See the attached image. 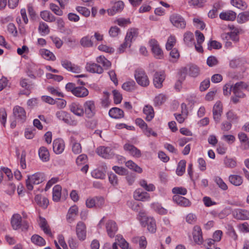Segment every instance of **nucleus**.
<instances>
[{"instance_id": "nucleus-1", "label": "nucleus", "mask_w": 249, "mask_h": 249, "mask_svg": "<svg viewBox=\"0 0 249 249\" xmlns=\"http://www.w3.org/2000/svg\"><path fill=\"white\" fill-rule=\"evenodd\" d=\"M11 224L13 229L17 230L21 229L22 231H27L29 228V223L27 221L22 220V217L18 213L14 214L11 219Z\"/></svg>"}, {"instance_id": "nucleus-2", "label": "nucleus", "mask_w": 249, "mask_h": 249, "mask_svg": "<svg viewBox=\"0 0 249 249\" xmlns=\"http://www.w3.org/2000/svg\"><path fill=\"white\" fill-rule=\"evenodd\" d=\"M44 180V175L42 173H36L31 176H28L26 181L27 189L31 191L33 189V184H38Z\"/></svg>"}, {"instance_id": "nucleus-3", "label": "nucleus", "mask_w": 249, "mask_h": 249, "mask_svg": "<svg viewBox=\"0 0 249 249\" xmlns=\"http://www.w3.org/2000/svg\"><path fill=\"white\" fill-rule=\"evenodd\" d=\"M135 78L137 83L142 87H147L149 84V79L142 70L137 69L135 71Z\"/></svg>"}, {"instance_id": "nucleus-4", "label": "nucleus", "mask_w": 249, "mask_h": 249, "mask_svg": "<svg viewBox=\"0 0 249 249\" xmlns=\"http://www.w3.org/2000/svg\"><path fill=\"white\" fill-rule=\"evenodd\" d=\"M83 109L86 116L92 118L96 112L95 102L93 100H87L83 104Z\"/></svg>"}, {"instance_id": "nucleus-5", "label": "nucleus", "mask_w": 249, "mask_h": 249, "mask_svg": "<svg viewBox=\"0 0 249 249\" xmlns=\"http://www.w3.org/2000/svg\"><path fill=\"white\" fill-rule=\"evenodd\" d=\"M170 20L173 25L177 28L184 29L186 27V21L184 18L178 14H173L170 17Z\"/></svg>"}, {"instance_id": "nucleus-6", "label": "nucleus", "mask_w": 249, "mask_h": 249, "mask_svg": "<svg viewBox=\"0 0 249 249\" xmlns=\"http://www.w3.org/2000/svg\"><path fill=\"white\" fill-rule=\"evenodd\" d=\"M141 223L144 227H147L148 231L152 233L156 231V224L155 219L151 217L141 216Z\"/></svg>"}, {"instance_id": "nucleus-7", "label": "nucleus", "mask_w": 249, "mask_h": 249, "mask_svg": "<svg viewBox=\"0 0 249 249\" xmlns=\"http://www.w3.org/2000/svg\"><path fill=\"white\" fill-rule=\"evenodd\" d=\"M149 44L154 56L157 59L163 58V53L158 41L155 39H151Z\"/></svg>"}, {"instance_id": "nucleus-8", "label": "nucleus", "mask_w": 249, "mask_h": 249, "mask_svg": "<svg viewBox=\"0 0 249 249\" xmlns=\"http://www.w3.org/2000/svg\"><path fill=\"white\" fill-rule=\"evenodd\" d=\"M13 114L16 120L21 123L25 121L27 116L24 108L19 106H16L13 109Z\"/></svg>"}, {"instance_id": "nucleus-9", "label": "nucleus", "mask_w": 249, "mask_h": 249, "mask_svg": "<svg viewBox=\"0 0 249 249\" xmlns=\"http://www.w3.org/2000/svg\"><path fill=\"white\" fill-rule=\"evenodd\" d=\"M76 233L78 239L80 241H84L86 238L87 230L85 224L79 221L77 223L76 226Z\"/></svg>"}, {"instance_id": "nucleus-10", "label": "nucleus", "mask_w": 249, "mask_h": 249, "mask_svg": "<svg viewBox=\"0 0 249 249\" xmlns=\"http://www.w3.org/2000/svg\"><path fill=\"white\" fill-rule=\"evenodd\" d=\"M223 111V106L220 102H217L213 108V119L216 123H219Z\"/></svg>"}, {"instance_id": "nucleus-11", "label": "nucleus", "mask_w": 249, "mask_h": 249, "mask_svg": "<svg viewBox=\"0 0 249 249\" xmlns=\"http://www.w3.org/2000/svg\"><path fill=\"white\" fill-rule=\"evenodd\" d=\"M20 85L23 88H24L25 90L21 91L19 93L29 95L30 94L31 89L34 87V84L32 82H29L27 79L21 78L20 81Z\"/></svg>"}, {"instance_id": "nucleus-12", "label": "nucleus", "mask_w": 249, "mask_h": 249, "mask_svg": "<svg viewBox=\"0 0 249 249\" xmlns=\"http://www.w3.org/2000/svg\"><path fill=\"white\" fill-rule=\"evenodd\" d=\"M165 75L163 71L156 72L154 75L153 84L154 86L158 89H160L162 87V83L165 79Z\"/></svg>"}, {"instance_id": "nucleus-13", "label": "nucleus", "mask_w": 249, "mask_h": 249, "mask_svg": "<svg viewBox=\"0 0 249 249\" xmlns=\"http://www.w3.org/2000/svg\"><path fill=\"white\" fill-rule=\"evenodd\" d=\"M96 153L98 155L105 159H109L113 155L111 148L109 147L100 146L96 149Z\"/></svg>"}, {"instance_id": "nucleus-14", "label": "nucleus", "mask_w": 249, "mask_h": 249, "mask_svg": "<svg viewBox=\"0 0 249 249\" xmlns=\"http://www.w3.org/2000/svg\"><path fill=\"white\" fill-rule=\"evenodd\" d=\"M106 228L108 235L111 238L114 237L118 231V227L116 223L113 220H108L106 223Z\"/></svg>"}, {"instance_id": "nucleus-15", "label": "nucleus", "mask_w": 249, "mask_h": 249, "mask_svg": "<svg viewBox=\"0 0 249 249\" xmlns=\"http://www.w3.org/2000/svg\"><path fill=\"white\" fill-rule=\"evenodd\" d=\"M124 149L127 151L132 156L135 158H140L142 156L140 150L130 143H126L124 145Z\"/></svg>"}, {"instance_id": "nucleus-16", "label": "nucleus", "mask_w": 249, "mask_h": 249, "mask_svg": "<svg viewBox=\"0 0 249 249\" xmlns=\"http://www.w3.org/2000/svg\"><path fill=\"white\" fill-rule=\"evenodd\" d=\"M65 148L64 141L60 138L55 139L53 142V150L57 154L62 153Z\"/></svg>"}, {"instance_id": "nucleus-17", "label": "nucleus", "mask_w": 249, "mask_h": 249, "mask_svg": "<svg viewBox=\"0 0 249 249\" xmlns=\"http://www.w3.org/2000/svg\"><path fill=\"white\" fill-rule=\"evenodd\" d=\"M193 239L195 242L198 245H201L203 242L201 229L200 227L195 226L193 231Z\"/></svg>"}, {"instance_id": "nucleus-18", "label": "nucleus", "mask_w": 249, "mask_h": 249, "mask_svg": "<svg viewBox=\"0 0 249 249\" xmlns=\"http://www.w3.org/2000/svg\"><path fill=\"white\" fill-rule=\"evenodd\" d=\"M78 208L76 205L71 206L67 214V220L69 223L72 222L78 214Z\"/></svg>"}, {"instance_id": "nucleus-19", "label": "nucleus", "mask_w": 249, "mask_h": 249, "mask_svg": "<svg viewBox=\"0 0 249 249\" xmlns=\"http://www.w3.org/2000/svg\"><path fill=\"white\" fill-rule=\"evenodd\" d=\"M86 69L91 73H102L103 71L102 66L98 63H87Z\"/></svg>"}, {"instance_id": "nucleus-20", "label": "nucleus", "mask_w": 249, "mask_h": 249, "mask_svg": "<svg viewBox=\"0 0 249 249\" xmlns=\"http://www.w3.org/2000/svg\"><path fill=\"white\" fill-rule=\"evenodd\" d=\"M173 200L177 204L182 207H189L191 204L189 199L179 195L174 196L173 197Z\"/></svg>"}, {"instance_id": "nucleus-21", "label": "nucleus", "mask_w": 249, "mask_h": 249, "mask_svg": "<svg viewBox=\"0 0 249 249\" xmlns=\"http://www.w3.org/2000/svg\"><path fill=\"white\" fill-rule=\"evenodd\" d=\"M69 108L71 112L78 116H82L84 115V109L78 103H72L70 105Z\"/></svg>"}, {"instance_id": "nucleus-22", "label": "nucleus", "mask_w": 249, "mask_h": 249, "mask_svg": "<svg viewBox=\"0 0 249 249\" xmlns=\"http://www.w3.org/2000/svg\"><path fill=\"white\" fill-rule=\"evenodd\" d=\"M134 197L137 200L145 201L149 199L150 196L148 193L138 189L134 193Z\"/></svg>"}, {"instance_id": "nucleus-23", "label": "nucleus", "mask_w": 249, "mask_h": 249, "mask_svg": "<svg viewBox=\"0 0 249 249\" xmlns=\"http://www.w3.org/2000/svg\"><path fill=\"white\" fill-rule=\"evenodd\" d=\"M238 138L241 143V147L244 150L249 148V140L247 135L244 132H239Z\"/></svg>"}, {"instance_id": "nucleus-24", "label": "nucleus", "mask_w": 249, "mask_h": 249, "mask_svg": "<svg viewBox=\"0 0 249 249\" xmlns=\"http://www.w3.org/2000/svg\"><path fill=\"white\" fill-rule=\"evenodd\" d=\"M40 16L43 20L46 22H53L56 20L55 17L48 10L41 11L40 13Z\"/></svg>"}, {"instance_id": "nucleus-25", "label": "nucleus", "mask_w": 249, "mask_h": 249, "mask_svg": "<svg viewBox=\"0 0 249 249\" xmlns=\"http://www.w3.org/2000/svg\"><path fill=\"white\" fill-rule=\"evenodd\" d=\"M88 89L84 86H78L75 88L73 94L79 98H84L89 95Z\"/></svg>"}, {"instance_id": "nucleus-26", "label": "nucleus", "mask_w": 249, "mask_h": 249, "mask_svg": "<svg viewBox=\"0 0 249 249\" xmlns=\"http://www.w3.org/2000/svg\"><path fill=\"white\" fill-rule=\"evenodd\" d=\"M124 7V3L122 1H118L115 2L111 9L107 10V12L109 15L113 16L116 13L121 11Z\"/></svg>"}, {"instance_id": "nucleus-27", "label": "nucleus", "mask_w": 249, "mask_h": 249, "mask_svg": "<svg viewBox=\"0 0 249 249\" xmlns=\"http://www.w3.org/2000/svg\"><path fill=\"white\" fill-rule=\"evenodd\" d=\"M39 225L41 229L43 231L44 233L52 236V234L51 231L49 226L46 221V220L41 216L39 217Z\"/></svg>"}, {"instance_id": "nucleus-28", "label": "nucleus", "mask_w": 249, "mask_h": 249, "mask_svg": "<svg viewBox=\"0 0 249 249\" xmlns=\"http://www.w3.org/2000/svg\"><path fill=\"white\" fill-rule=\"evenodd\" d=\"M244 89L242 87V84H240V82L236 83L232 88V92L235 96H237L240 98H243L245 95L243 91Z\"/></svg>"}, {"instance_id": "nucleus-29", "label": "nucleus", "mask_w": 249, "mask_h": 249, "mask_svg": "<svg viewBox=\"0 0 249 249\" xmlns=\"http://www.w3.org/2000/svg\"><path fill=\"white\" fill-rule=\"evenodd\" d=\"M138 31L137 29L131 28L127 31L124 40L127 41L131 44L133 39H134L135 38H136L138 36Z\"/></svg>"}, {"instance_id": "nucleus-30", "label": "nucleus", "mask_w": 249, "mask_h": 249, "mask_svg": "<svg viewBox=\"0 0 249 249\" xmlns=\"http://www.w3.org/2000/svg\"><path fill=\"white\" fill-rule=\"evenodd\" d=\"M92 36L89 35L82 37L80 40V44L84 48H91L94 45L93 42L91 40Z\"/></svg>"}, {"instance_id": "nucleus-31", "label": "nucleus", "mask_w": 249, "mask_h": 249, "mask_svg": "<svg viewBox=\"0 0 249 249\" xmlns=\"http://www.w3.org/2000/svg\"><path fill=\"white\" fill-rule=\"evenodd\" d=\"M109 115L113 118L120 119L124 117V111L118 107H113L109 111Z\"/></svg>"}, {"instance_id": "nucleus-32", "label": "nucleus", "mask_w": 249, "mask_h": 249, "mask_svg": "<svg viewBox=\"0 0 249 249\" xmlns=\"http://www.w3.org/2000/svg\"><path fill=\"white\" fill-rule=\"evenodd\" d=\"M35 200L36 203L44 209L47 207L49 204L48 199L40 195H37L35 197Z\"/></svg>"}, {"instance_id": "nucleus-33", "label": "nucleus", "mask_w": 249, "mask_h": 249, "mask_svg": "<svg viewBox=\"0 0 249 249\" xmlns=\"http://www.w3.org/2000/svg\"><path fill=\"white\" fill-rule=\"evenodd\" d=\"M234 216L238 219L247 220L249 219V212L245 210H237L234 213Z\"/></svg>"}, {"instance_id": "nucleus-34", "label": "nucleus", "mask_w": 249, "mask_h": 249, "mask_svg": "<svg viewBox=\"0 0 249 249\" xmlns=\"http://www.w3.org/2000/svg\"><path fill=\"white\" fill-rule=\"evenodd\" d=\"M229 181L232 185L239 186L241 185L243 182V178L241 176L237 175H231L229 177Z\"/></svg>"}, {"instance_id": "nucleus-35", "label": "nucleus", "mask_w": 249, "mask_h": 249, "mask_svg": "<svg viewBox=\"0 0 249 249\" xmlns=\"http://www.w3.org/2000/svg\"><path fill=\"white\" fill-rule=\"evenodd\" d=\"M219 17L222 20L233 21L236 18V13L231 11L222 12L220 14Z\"/></svg>"}, {"instance_id": "nucleus-36", "label": "nucleus", "mask_w": 249, "mask_h": 249, "mask_svg": "<svg viewBox=\"0 0 249 249\" xmlns=\"http://www.w3.org/2000/svg\"><path fill=\"white\" fill-rule=\"evenodd\" d=\"M39 158L43 161H47L49 160L50 154L47 148L42 146L38 150Z\"/></svg>"}, {"instance_id": "nucleus-37", "label": "nucleus", "mask_w": 249, "mask_h": 249, "mask_svg": "<svg viewBox=\"0 0 249 249\" xmlns=\"http://www.w3.org/2000/svg\"><path fill=\"white\" fill-rule=\"evenodd\" d=\"M63 67L68 71L79 73L81 71L80 67L76 65L75 63H63Z\"/></svg>"}, {"instance_id": "nucleus-38", "label": "nucleus", "mask_w": 249, "mask_h": 249, "mask_svg": "<svg viewBox=\"0 0 249 249\" xmlns=\"http://www.w3.org/2000/svg\"><path fill=\"white\" fill-rule=\"evenodd\" d=\"M144 114L146 115V120L148 121H151L154 116V112L153 107L151 106H145L143 109Z\"/></svg>"}, {"instance_id": "nucleus-39", "label": "nucleus", "mask_w": 249, "mask_h": 249, "mask_svg": "<svg viewBox=\"0 0 249 249\" xmlns=\"http://www.w3.org/2000/svg\"><path fill=\"white\" fill-rule=\"evenodd\" d=\"M56 115L59 120H62L65 123L68 124L70 122V115L66 111L63 110L57 111Z\"/></svg>"}, {"instance_id": "nucleus-40", "label": "nucleus", "mask_w": 249, "mask_h": 249, "mask_svg": "<svg viewBox=\"0 0 249 249\" xmlns=\"http://www.w3.org/2000/svg\"><path fill=\"white\" fill-rule=\"evenodd\" d=\"M61 186L59 185L54 186L53 188V199L55 201H58L60 200L61 194Z\"/></svg>"}, {"instance_id": "nucleus-41", "label": "nucleus", "mask_w": 249, "mask_h": 249, "mask_svg": "<svg viewBox=\"0 0 249 249\" xmlns=\"http://www.w3.org/2000/svg\"><path fill=\"white\" fill-rule=\"evenodd\" d=\"M38 31L42 36L48 35L50 33V29L48 25L43 21L39 22Z\"/></svg>"}, {"instance_id": "nucleus-42", "label": "nucleus", "mask_w": 249, "mask_h": 249, "mask_svg": "<svg viewBox=\"0 0 249 249\" xmlns=\"http://www.w3.org/2000/svg\"><path fill=\"white\" fill-rule=\"evenodd\" d=\"M31 241L35 244L39 246H43L45 245V240L40 236L37 234H34L31 237Z\"/></svg>"}, {"instance_id": "nucleus-43", "label": "nucleus", "mask_w": 249, "mask_h": 249, "mask_svg": "<svg viewBox=\"0 0 249 249\" xmlns=\"http://www.w3.org/2000/svg\"><path fill=\"white\" fill-rule=\"evenodd\" d=\"M136 83L134 81L131 80L126 82L122 85V88L127 91H131L136 89Z\"/></svg>"}, {"instance_id": "nucleus-44", "label": "nucleus", "mask_w": 249, "mask_h": 249, "mask_svg": "<svg viewBox=\"0 0 249 249\" xmlns=\"http://www.w3.org/2000/svg\"><path fill=\"white\" fill-rule=\"evenodd\" d=\"M231 4L242 10H245L248 7L247 4L242 0H231Z\"/></svg>"}, {"instance_id": "nucleus-45", "label": "nucleus", "mask_w": 249, "mask_h": 249, "mask_svg": "<svg viewBox=\"0 0 249 249\" xmlns=\"http://www.w3.org/2000/svg\"><path fill=\"white\" fill-rule=\"evenodd\" d=\"M231 30L230 33H228L226 34V37L228 36L232 40H236L237 38V36L239 33V29L232 25L229 27Z\"/></svg>"}, {"instance_id": "nucleus-46", "label": "nucleus", "mask_w": 249, "mask_h": 249, "mask_svg": "<svg viewBox=\"0 0 249 249\" xmlns=\"http://www.w3.org/2000/svg\"><path fill=\"white\" fill-rule=\"evenodd\" d=\"M125 165L129 169L134 170V171L141 173L142 172V169L135 163L133 161L130 160L126 162Z\"/></svg>"}, {"instance_id": "nucleus-47", "label": "nucleus", "mask_w": 249, "mask_h": 249, "mask_svg": "<svg viewBox=\"0 0 249 249\" xmlns=\"http://www.w3.org/2000/svg\"><path fill=\"white\" fill-rule=\"evenodd\" d=\"M186 161L185 160H180L176 170V173L178 176H182L185 171Z\"/></svg>"}, {"instance_id": "nucleus-48", "label": "nucleus", "mask_w": 249, "mask_h": 249, "mask_svg": "<svg viewBox=\"0 0 249 249\" xmlns=\"http://www.w3.org/2000/svg\"><path fill=\"white\" fill-rule=\"evenodd\" d=\"M183 40L185 43L189 46L192 44L194 40L193 34L190 32H187L184 33Z\"/></svg>"}, {"instance_id": "nucleus-49", "label": "nucleus", "mask_w": 249, "mask_h": 249, "mask_svg": "<svg viewBox=\"0 0 249 249\" xmlns=\"http://www.w3.org/2000/svg\"><path fill=\"white\" fill-rule=\"evenodd\" d=\"M214 181L221 189L224 191H226L228 189L227 185L221 178L215 177L214 178Z\"/></svg>"}, {"instance_id": "nucleus-50", "label": "nucleus", "mask_w": 249, "mask_h": 249, "mask_svg": "<svg viewBox=\"0 0 249 249\" xmlns=\"http://www.w3.org/2000/svg\"><path fill=\"white\" fill-rule=\"evenodd\" d=\"M49 8L56 15L62 16L63 15V11L55 4L51 3L49 5Z\"/></svg>"}, {"instance_id": "nucleus-51", "label": "nucleus", "mask_w": 249, "mask_h": 249, "mask_svg": "<svg viewBox=\"0 0 249 249\" xmlns=\"http://www.w3.org/2000/svg\"><path fill=\"white\" fill-rule=\"evenodd\" d=\"M239 23H244L249 20V10L240 13L237 18Z\"/></svg>"}, {"instance_id": "nucleus-52", "label": "nucleus", "mask_w": 249, "mask_h": 249, "mask_svg": "<svg viewBox=\"0 0 249 249\" xmlns=\"http://www.w3.org/2000/svg\"><path fill=\"white\" fill-rule=\"evenodd\" d=\"M176 43V39L175 36H170L166 43V49L167 50H171L172 48L175 45Z\"/></svg>"}, {"instance_id": "nucleus-53", "label": "nucleus", "mask_w": 249, "mask_h": 249, "mask_svg": "<svg viewBox=\"0 0 249 249\" xmlns=\"http://www.w3.org/2000/svg\"><path fill=\"white\" fill-rule=\"evenodd\" d=\"M41 54L44 59L48 61H54L55 59V56L54 54L47 50H43L41 52Z\"/></svg>"}, {"instance_id": "nucleus-54", "label": "nucleus", "mask_w": 249, "mask_h": 249, "mask_svg": "<svg viewBox=\"0 0 249 249\" xmlns=\"http://www.w3.org/2000/svg\"><path fill=\"white\" fill-rule=\"evenodd\" d=\"M200 73L199 68L195 64L192 65L189 69V74L192 77H197Z\"/></svg>"}, {"instance_id": "nucleus-55", "label": "nucleus", "mask_w": 249, "mask_h": 249, "mask_svg": "<svg viewBox=\"0 0 249 249\" xmlns=\"http://www.w3.org/2000/svg\"><path fill=\"white\" fill-rule=\"evenodd\" d=\"M222 47L221 44L216 40H210L208 43V49L211 50L212 49H219Z\"/></svg>"}, {"instance_id": "nucleus-56", "label": "nucleus", "mask_w": 249, "mask_h": 249, "mask_svg": "<svg viewBox=\"0 0 249 249\" xmlns=\"http://www.w3.org/2000/svg\"><path fill=\"white\" fill-rule=\"evenodd\" d=\"M116 240L119 243V245L123 249H131L129 248L128 243L120 235H117Z\"/></svg>"}, {"instance_id": "nucleus-57", "label": "nucleus", "mask_w": 249, "mask_h": 249, "mask_svg": "<svg viewBox=\"0 0 249 249\" xmlns=\"http://www.w3.org/2000/svg\"><path fill=\"white\" fill-rule=\"evenodd\" d=\"M135 240L139 242L140 249H145L146 248L147 243L145 236L136 237Z\"/></svg>"}, {"instance_id": "nucleus-58", "label": "nucleus", "mask_w": 249, "mask_h": 249, "mask_svg": "<svg viewBox=\"0 0 249 249\" xmlns=\"http://www.w3.org/2000/svg\"><path fill=\"white\" fill-rule=\"evenodd\" d=\"M153 208L157 213L161 215L165 214L167 213V209L162 207L161 205L159 204H153Z\"/></svg>"}, {"instance_id": "nucleus-59", "label": "nucleus", "mask_w": 249, "mask_h": 249, "mask_svg": "<svg viewBox=\"0 0 249 249\" xmlns=\"http://www.w3.org/2000/svg\"><path fill=\"white\" fill-rule=\"evenodd\" d=\"M72 151L75 154H80L82 151V147L80 143L71 141Z\"/></svg>"}, {"instance_id": "nucleus-60", "label": "nucleus", "mask_w": 249, "mask_h": 249, "mask_svg": "<svg viewBox=\"0 0 249 249\" xmlns=\"http://www.w3.org/2000/svg\"><path fill=\"white\" fill-rule=\"evenodd\" d=\"M140 184L147 191H153L155 189V187L153 184H147V182L145 180H141L140 181Z\"/></svg>"}, {"instance_id": "nucleus-61", "label": "nucleus", "mask_w": 249, "mask_h": 249, "mask_svg": "<svg viewBox=\"0 0 249 249\" xmlns=\"http://www.w3.org/2000/svg\"><path fill=\"white\" fill-rule=\"evenodd\" d=\"M91 175L92 177L98 178V179H103L105 178L106 177V174L103 171L99 170L98 169H95L94 170L92 173Z\"/></svg>"}, {"instance_id": "nucleus-62", "label": "nucleus", "mask_w": 249, "mask_h": 249, "mask_svg": "<svg viewBox=\"0 0 249 249\" xmlns=\"http://www.w3.org/2000/svg\"><path fill=\"white\" fill-rule=\"evenodd\" d=\"M120 32V28L116 26L111 27L108 31L109 36L112 37L117 36Z\"/></svg>"}, {"instance_id": "nucleus-63", "label": "nucleus", "mask_w": 249, "mask_h": 249, "mask_svg": "<svg viewBox=\"0 0 249 249\" xmlns=\"http://www.w3.org/2000/svg\"><path fill=\"white\" fill-rule=\"evenodd\" d=\"M166 96L163 94H160L154 99V103L157 106L162 105L166 100Z\"/></svg>"}, {"instance_id": "nucleus-64", "label": "nucleus", "mask_w": 249, "mask_h": 249, "mask_svg": "<svg viewBox=\"0 0 249 249\" xmlns=\"http://www.w3.org/2000/svg\"><path fill=\"white\" fill-rule=\"evenodd\" d=\"M172 192L176 195H185L187 194V191L186 188L184 187H174L172 189Z\"/></svg>"}]
</instances>
